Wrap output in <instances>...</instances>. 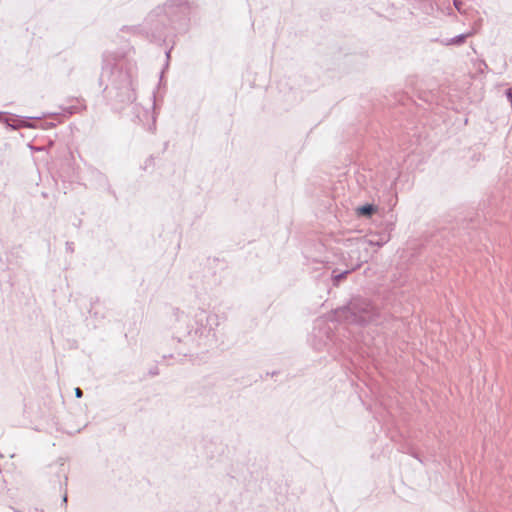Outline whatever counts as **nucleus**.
I'll list each match as a JSON object with an SVG mask.
<instances>
[{
    "label": "nucleus",
    "mask_w": 512,
    "mask_h": 512,
    "mask_svg": "<svg viewBox=\"0 0 512 512\" xmlns=\"http://www.w3.org/2000/svg\"><path fill=\"white\" fill-rule=\"evenodd\" d=\"M373 211L374 207L371 205H366L359 208V213L362 215H371Z\"/></svg>",
    "instance_id": "f257e3e1"
},
{
    "label": "nucleus",
    "mask_w": 512,
    "mask_h": 512,
    "mask_svg": "<svg viewBox=\"0 0 512 512\" xmlns=\"http://www.w3.org/2000/svg\"><path fill=\"white\" fill-rule=\"evenodd\" d=\"M75 393H76L77 397H81L82 396V391H81L80 388H76Z\"/></svg>",
    "instance_id": "f03ea898"
}]
</instances>
